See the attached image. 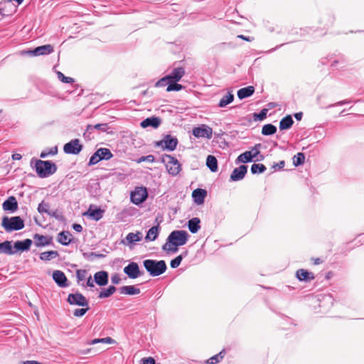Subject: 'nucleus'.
Segmentation results:
<instances>
[{"instance_id":"nucleus-10","label":"nucleus","mask_w":364,"mask_h":364,"mask_svg":"<svg viewBox=\"0 0 364 364\" xmlns=\"http://www.w3.org/2000/svg\"><path fill=\"white\" fill-rule=\"evenodd\" d=\"M82 149V145L77 139H72L63 146V151L68 154H78Z\"/></svg>"},{"instance_id":"nucleus-22","label":"nucleus","mask_w":364,"mask_h":364,"mask_svg":"<svg viewBox=\"0 0 364 364\" xmlns=\"http://www.w3.org/2000/svg\"><path fill=\"white\" fill-rule=\"evenodd\" d=\"M57 240L63 245H68L72 241V235L68 231L60 232L58 235Z\"/></svg>"},{"instance_id":"nucleus-40","label":"nucleus","mask_w":364,"mask_h":364,"mask_svg":"<svg viewBox=\"0 0 364 364\" xmlns=\"http://www.w3.org/2000/svg\"><path fill=\"white\" fill-rule=\"evenodd\" d=\"M305 155L304 153H298L293 158V164L295 166H299L304 163Z\"/></svg>"},{"instance_id":"nucleus-21","label":"nucleus","mask_w":364,"mask_h":364,"mask_svg":"<svg viewBox=\"0 0 364 364\" xmlns=\"http://www.w3.org/2000/svg\"><path fill=\"white\" fill-rule=\"evenodd\" d=\"M34 243L37 247L48 245L51 243L52 237H48L39 234H35L33 236Z\"/></svg>"},{"instance_id":"nucleus-51","label":"nucleus","mask_w":364,"mask_h":364,"mask_svg":"<svg viewBox=\"0 0 364 364\" xmlns=\"http://www.w3.org/2000/svg\"><path fill=\"white\" fill-rule=\"evenodd\" d=\"M267 113V109H263L262 110H261V112L259 113L254 114V119H255L262 120V119L266 118Z\"/></svg>"},{"instance_id":"nucleus-44","label":"nucleus","mask_w":364,"mask_h":364,"mask_svg":"<svg viewBox=\"0 0 364 364\" xmlns=\"http://www.w3.org/2000/svg\"><path fill=\"white\" fill-rule=\"evenodd\" d=\"M49 205L48 203H44L42 201L38 206V211L40 213H48V215H50V213L48 211Z\"/></svg>"},{"instance_id":"nucleus-23","label":"nucleus","mask_w":364,"mask_h":364,"mask_svg":"<svg viewBox=\"0 0 364 364\" xmlns=\"http://www.w3.org/2000/svg\"><path fill=\"white\" fill-rule=\"evenodd\" d=\"M32 245V240L31 239H26L22 241H16L14 243V248L16 250L26 251L30 249Z\"/></svg>"},{"instance_id":"nucleus-38","label":"nucleus","mask_w":364,"mask_h":364,"mask_svg":"<svg viewBox=\"0 0 364 364\" xmlns=\"http://www.w3.org/2000/svg\"><path fill=\"white\" fill-rule=\"evenodd\" d=\"M252 161V156L250 151H245L241 154L237 159V162L247 163Z\"/></svg>"},{"instance_id":"nucleus-64","label":"nucleus","mask_w":364,"mask_h":364,"mask_svg":"<svg viewBox=\"0 0 364 364\" xmlns=\"http://www.w3.org/2000/svg\"><path fill=\"white\" fill-rule=\"evenodd\" d=\"M302 116H303V114L302 112H297L294 114V117L295 118L297 119V120H301V118H302Z\"/></svg>"},{"instance_id":"nucleus-1","label":"nucleus","mask_w":364,"mask_h":364,"mask_svg":"<svg viewBox=\"0 0 364 364\" xmlns=\"http://www.w3.org/2000/svg\"><path fill=\"white\" fill-rule=\"evenodd\" d=\"M143 265L146 272L151 277H157L164 274L167 266L164 260L145 259L143 261Z\"/></svg>"},{"instance_id":"nucleus-19","label":"nucleus","mask_w":364,"mask_h":364,"mask_svg":"<svg viewBox=\"0 0 364 364\" xmlns=\"http://www.w3.org/2000/svg\"><path fill=\"white\" fill-rule=\"evenodd\" d=\"M95 282L99 286H105L108 283V273L105 271H100L94 275Z\"/></svg>"},{"instance_id":"nucleus-15","label":"nucleus","mask_w":364,"mask_h":364,"mask_svg":"<svg viewBox=\"0 0 364 364\" xmlns=\"http://www.w3.org/2000/svg\"><path fill=\"white\" fill-rule=\"evenodd\" d=\"M2 206L4 210L14 213L18 209V203L14 196H10L3 203Z\"/></svg>"},{"instance_id":"nucleus-41","label":"nucleus","mask_w":364,"mask_h":364,"mask_svg":"<svg viewBox=\"0 0 364 364\" xmlns=\"http://www.w3.org/2000/svg\"><path fill=\"white\" fill-rule=\"evenodd\" d=\"M224 357V350H222L218 354L210 358L208 360V363L209 364H216L218 363L220 360H222Z\"/></svg>"},{"instance_id":"nucleus-39","label":"nucleus","mask_w":364,"mask_h":364,"mask_svg":"<svg viewBox=\"0 0 364 364\" xmlns=\"http://www.w3.org/2000/svg\"><path fill=\"white\" fill-rule=\"evenodd\" d=\"M114 286H109L107 289L102 291L99 294V298H107L113 294L116 291Z\"/></svg>"},{"instance_id":"nucleus-46","label":"nucleus","mask_w":364,"mask_h":364,"mask_svg":"<svg viewBox=\"0 0 364 364\" xmlns=\"http://www.w3.org/2000/svg\"><path fill=\"white\" fill-rule=\"evenodd\" d=\"M58 79L65 83H72L74 82V80L70 77H65L61 72L57 73Z\"/></svg>"},{"instance_id":"nucleus-18","label":"nucleus","mask_w":364,"mask_h":364,"mask_svg":"<svg viewBox=\"0 0 364 364\" xmlns=\"http://www.w3.org/2000/svg\"><path fill=\"white\" fill-rule=\"evenodd\" d=\"M206 196L207 191L201 188H197L192 193V197L193 198L195 203L198 205L203 203Z\"/></svg>"},{"instance_id":"nucleus-62","label":"nucleus","mask_w":364,"mask_h":364,"mask_svg":"<svg viewBox=\"0 0 364 364\" xmlns=\"http://www.w3.org/2000/svg\"><path fill=\"white\" fill-rule=\"evenodd\" d=\"M12 159L14 160H20L21 159V155L20 154H14L12 155Z\"/></svg>"},{"instance_id":"nucleus-30","label":"nucleus","mask_w":364,"mask_h":364,"mask_svg":"<svg viewBox=\"0 0 364 364\" xmlns=\"http://www.w3.org/2000/svg\"><path fill=\"white\" fill-rule=\"evenodd\" d=\"M206 165L212 172L218 171V160L213 155H208L206 159Z\"/></svg>"},{"instance_id":"nucleus-58","label":"nucleus","mask_w":364,"mask_h":364,"mask_svg":"<svg viewBox=\"0 0 364 364\" xmlns=\"http://www.w3.org/2000/svg\"><path fill=\"white\" fill-rule=\"evenodd\" d=\"M142 361H143V364H155L156 363L155 360L151 357L144 358L142 360Z\"/></svg>"},{"instance_id":"nucleus-27","label":"nucleus","mask_w":364,"mask_h":364,"mask_svg":"<svg viewBox=\"0 0 364 364\" xmlns=\"http://www.w3.org/2000/svg\"><path fill=\"white\" fill-rule=\"evenodd\" d=\"M200 220L198 218H193L188 220V227L191 233H196L200 228Z\"/></svg>"},{"instance_id":"nucleus-57","label":"nucleus","mask_w":364,"mask_h":364,"mask_svg":"<svg viewBox=\"0 0 364 364\" xmlns=\"http://www.w3.org/2000/svg\"><path fill=\"white\" fill-rule=\"evenodd\" d=\"M111 281L113 284H118L121 282V279L118 274H115L112 276Z\"/></svg>"},{"instance_id":"nucleus-37","label":"nucleus","mask_w":364,"mask_h":364,"mask_svg":"<svg viewBox=\"0 0 364 364\" xmlns=\"http://www.w3.org/2000/svg\"><path fill=\"white\" fill-rule=\"evenodd\" d=\"M266 166L262 164H254L251 166V172L252 174L262 173L266 171Z\"/></svg>"},{"instance_id":"nucleus-36","label":"nucleus","mask_w":364,"mask_h":364,"mask_svg":"<svg viewBox=\"0 0 364 364\" xmlns=\"http://www.w3.org/2000/svg\"><path fill=\"white\" fill-rule=\"evenodd\" d=\"M276 132L277 127L272 124H265L262 127V134L264 136L272 135L275 134Z\"/></svg>"},{"instance_id":"nucleus-14","label":"nucleus","mask_w":364,"mask_h":364,"mask_svg":"<svg viewBox=\"0 0 364 364\" xmlns=\"http://www.w3.org/2000/svg\"><path fill=\"white\" fill-rule=\"evenodd\" d=\"M53 279L55 282V283L60 287H65L68 286L67 283L68 279L65 275V274L60 270H55L53 273Z\"/></svg>"},{"instance_id":"nucleus-52","label":"nucleus","mask_w":364,"mask_h":364,"mask_svg":"<svg viewBox=\"0 0 364 364\" xmlns=\"http://www.w3.org/2000/svg\"><path fill=\"white\" fill-rule=\"evenodd\" d=\"M86 275H87L86 270H83V269L77 270L76 277H77L78 282L85 279Z\"/></svg>"},{"instance_id":"nucleus-2","label":"nucleus","mask_w":364,"mask_h":364,"mask_svg":"<svg viewBox=\"0 0 364 364\" xmlns=\"http://www.w3.org/2000/svg\"><path fill=\"white\" fill-rule=\"evenodd\" d=\"M35 167L40 178H46L55 173L57 170L56 165L50 161L37 160Z\"/></svg>"},{"instance_id":"nucleus-56","label":"nucleus","mask_w":364,"mask_h":364,"mask_svg":"<svg viewBox=\"0 0 364 364\" xmlns=\"http://www.w3.org/2000/svg\"><path fill=\"white\" fill-rule=\"evenodd\" d=\"M167 80H168V78H167V76L163 77L162 79H161L160 80H159L156 85L157 87H164L166 85L167 83Z\"/></svg>"},{"instance_id":"nucleus-35","label":"nucleus","mask_w":364,"mask_h":364,"mask_svg":"<svg viewBox=\"0 0 364 364\" xmlns=\"http://www.w3.org/2000/svg\"><path fill=\"white\" fill-rule=\"evenodd\" d=\"M0 250L1 252L7 255H13L15 253V252L12 250L11 242L10 241H5L0 243Z\"/></svg>"},{"instance_id":"nucleus-28","label":"nucleus","mask_w":364,"mask_h":364,"mask_svg":"<svg viewBox=\"0 0 364 364\" xmlns=\"http://www.w3.org/2000/svg\"><path fill=\"white\" fill-rule=\"evenodd\" d=\"M96 153L100 158V160H109L113 157L111 151L107 148H100L96 151Z\"/></svg>"},{"instance_id":"nucleus-7","label":"nucleus","mask_w":364,"mask_h":364,"mask_svg":"<svg viewBox=\"0 0 364 364\" xmlns=\"http://www.w3.org/2000/svg\"><path fill=\"white\" fill-rule=\"evenodd\" d=\"M148 193L146 188L137 187L131 193V201L135 205H139L147 198Z\"/></svg>"},{"instance_id":"nucleus-16","label":"nucleus","mask_w":364,"mask_h":364,"mask_svg":"<svg viewBox=\"0 0 364 364\" xmlns=\"http://www.w3.org/2000/svg\"><path fill=\"white\" fill-rule=\"evenodd\" d=\"M161 120L159 117H148L144 119L141 122V127L143 128H146L148 127H151L153 128H158L161 124Z\"/></svg>"},{"instance_id":"nucleus-26","label":"nucleus","mask_w":364,"mask_h":364,"mask_svg":"<svg viewBox=\"0 0 364 364\" xmlns=\"http://www.w3.org/2000/svg\"><path fill=\"white\" fill-rule=\"evenodd\" d=\"M120 294L127 295H135L140 293V289L135 287V286H123L119 288Z\"/></svg>"},{"instance_id":"nucleus-5","label":"nucleus","mask_w":364,"mask_h":364,"mask_svg":"<svg viewBox=\"0 0 364 364\" xmlns=\"http://www.w3.org/2000/svg\"><path fill=\"white\" fill-rule=\"evenodd\" d=\"M188 236V235L185 230H174L168 235V241L177 247L186 243Z\"/></svg>"},{"instance_id":"nucleus-20","label":"nucleus","mask_w":364,"mask_h":364,"mask_svg":"<svg viewBox=\"0 0 364 364\" xmlns=\"http://www.w3.org/2000/svg\"><path fill=\"white\" fill-rule=\"evenodd\" d=\"M185 70L183 68H176L173 70L171 74L167 75V78L171 82H178L184 75Z\"/></svg>"},{"instance_id":"nucleus-60","label":"nucleus","mask_w":364,"mask_h":364,"mask_svg":"<svg viewBox=\"0 0 364 364\" xmlns=\"http://www.w3.org/2000/svg\"><path fill=\"white\" fill-rule=\"evenodd\" d=\"M87 286L90 287H94V281L92 279V277L90 276L87 281Z\"/></svg>"},{"instance_id":"nucleus-59","label":"nucleus","mask_w":364,"mask_h":364,"mask_svg":"<svg viewBox=\"0 0 364 364\" xmlns=\"http://www.w3.org/2000/svg\"><path fill=\"white\" fill-rule=\"evenodd\" d=\"M73 228L76 231V232H80L82 230V227L81 225L80 224H73Z\"/></svg>"},{"instance_id":"nucleus-45","label":"nucleus","mask_w":364,"mask_h":364,"mask_svg":"<svg viewBox=\"0 0 364 364\" xmlns=\"http://www.w3.org/2000/svg\"><path fill=\"white\" fill-rule=\"evenodd\" d=\"M183 86L180 84L176 83V82H173V83H171L168 85L166 90L168 92L170 91H179L182 89Z\"/></svg>"},{"instance_id":"nucleus-6","label":"nucleus","mask_w":364,"mask_h":364,"mask_svg":"<svg viewBox=\"0 0 364 364\" xmlns=\"http://www.w3.org/2000/svg\"><path fill=\"white\" fill-rule=\"evenodd\" d=\"M178 144V139L175 136H172L170 134H167L164 136V139L161 141L156 142V146L161 147L164 150L166 149L168 151H173L176 149Z\"/></svg>"},{"instance_id":"nucleus-17","label":"nucleus","mask_w":364,"mask_h":364,"mask_svg":"<svg viewBox=\"0 0 364 364\" xmlns=\"http://www.w3.org/2000/svg\"><path fill=\"white\" fill-rule=\"evenodd\" d=\"M143 234L138 231L136 233L129 232L125 237L124 240L122 241V243L124 245H131L136 242H139L142 240Z\"/></svg>"},{"instance_id":"nucleus-55","label":"nucleus","mask_w":364,"mask_h":364,"mask_svg":"<svg viewBox=\"0 0 364 364\" xmlns=\"http://www.w3.org/2000/svg\"><path fill=\"white\" fill-rule=\"evenodd\" d=\"M100 343L112 344V343H114L115 341L113 340L110 337H106V338H100Z\"/></svg>"},{"instance_id":"nucleus-42","label":"nucleus","mask_w":364,"mask_h":364,"mask_svg":"<svg viewBox=\"0 0 364 364\" xmlns=\"http://www.w3.org/2000/svg\"><path fill=\"white\" fill-rule=\"evenodd\" d=\"M162 249L164 251L173 252L178 250L177 247H173V244L168 241V237L167 238L166 242L163 245Z\"/></svg>"},{"instance_id":"nucleus-3","label":"nucleus","mask_w":364,"mask_h":364,"mask_svg":"<svg viewBox=\"0 0 364 364\" xmlns=\"http://www.w3.org/2000/svg\"><path fill=\"white\" fill-rule=\"evenodd\" d=\"M1 226L8 232L19 230L24 228V222L19 216L9 218L4 216L2 218Z\"/></svg>"},{"instance_id":"nucleus-34","label":"nucleus","mask_w":364,"mask_h":364,"mask_svg":"<svg viewBox=\"0 0 364 364\" xmlns=\"http://www.w3.org/2000/svg\"><path fill=\"white\" fill-rule=\"evenodd\" d=\"M58 256V252L57 251L50 250L43 252L40 255V259L43 261H50L53 259H55Z\"/></svg>"},{"instance_id":"nucleus-49","label":"nucleus","mask_w":364,"mask_h":364,"mask_svg":"<svg viewBox=\"0 0 364 364\" xmlns=\"http://www.w3.org/2000/svg\"><path fill=\"white\" fill-rule=\"evenodd\" d=\"M57 152H58L57 147H53V148L50 149V150L49 151H42L40 156L41 158H46L49 155H55L57 154Z\"/></svg>"},{"instance_id":"nucleus-13","label":"nucleus","mask_w":364,"mask_h":364,"mask_svg":"<svg viewBox=\"0 0 364 364\" xmlns=\"http://www.w3.org/2000/svg\"><path fill=\"white\" fill-rule=\"evenodd\" d=\"M247 171V166L245 165H241L237 168H235L230 177V181H238L245 177L246 173Z\"/></svg>"},{"instance_id":"nucleus-33","label":"nucleus","mask_w":364,"mask_h":364,"mask_svg":"<svg viewBox=\"0 0 364 364\" xmlns=\"http://www.w3.org/2000/svg\"><path fill=\"white\" fill-rule=\"evenodd\" d=\"M94 129H96L102 131V132H106L108 129V125L106 123L97 124L94 126L89 124L87 127L86 132L84 133V136L86 137L87 134L88 132L90 133L92 132V130H93Z\"/></svg>"},{"instance_id":"nucleus-61","label":"nucleus","mask_w":364,"mask_h":364,"mask_svg":"<svg viewBox=\"0 0 364 364\" xmlns=\"http://www.w3.org/2000/svg\"><path fill=\"white\" fill-rule=\"evenodd\" d=\"M284 164H285L284 161H279V163L276 164L275 165H274L273 168L277 167L278 168H282L284 166Z\"/></svg>"},{"instance_id":"nucleus-63","label":"nucleus","mask_w":364,"mask_h":364,"mask_svg":"<svg viewBox=\"0 0 364 364\" xmlns=\"http://www.w3.org/2000/svg\"><path fill=\"white\" fill-rule=\"evenodd\" d=\"M239 38L243 39L247 41H251L252 39H251L250 37L245 36L243 35H239L237 36Z\"/></svg>"},{"instance_id":"nucleus-29","label":"nucleus","mask_w":364,"mask_h":364,"mask_svg":"<svg viewBox=\"0 0 364 364\" xmlns=\"http://www.w3.org/2000/svg\"><path fill=\"white\" fill-rule=\"evenodd\" d=\"M294 123L291 115H287L282 119L279 122V129L281 130L289 129Z\"/></svg>"},{"instance_id":"nucleus-43","label":"nucleus","mask_w":364,"mask_h":364,"mask_svg":"<svg viewBox=\"0 0 364 364\" xmlns=\"http://www.w3.org/2000/svg\"><path fill=\"white\" fill-rule=\"evenodd\" d=\"M103 211L98 208L95 210H90V215L95 220H99L102 217Z\"/></svg>"},{"instance_id":"nucleus-53","label":"nucleus","mask_w":364,"mask_h":364,"mask_svg":"<svg viewBox=\"0 0 364 364\" xmlns=\"http://www.w3.org/2000/svg\"><path fill=\"white\" fill-rule=\"evenodd\" d=\"M154 159H155V158L153 155H148V156H141V158H139L138 160V163H141L143 161H147L149 163H152L154 161Z\"/></svg>"},{"instance_id":"nucleus-32","label":"nucleus","mask_w":364,"mask_h":364,"mask_svg":"<svg viewBox=\"0 0 364 364\" xmlns=\"http://www.w3.org/2000/svg\"><path fill=\"white\" fill-rule=\"evenodd\" d=\"M234 100V95L230 92L226 93L220 100L218 103L219 107H225Z\"/></svg>"},{"instance_id":"nucleus-9","label":"nucleus","mask_w":364,"mask_h":364,"mask_svg":"<svg viewBox=\"0 0 364 364\" xmlns=\"http://www.w3.org/2000/svg\"><path fill=\"white\" fill-rule=\"evenodd\" d=\"M53 52V47L50 45H43L41 46H38L33 50H28L23 51V53L30 55V56H39V55H48Z\"/></svg>"},{"instance_id":"nucleus-54","label":"nucleus","mask_w":364,"mask_h":364,"mask_svg":"<svg viewBox=\"0 0 364 364\" xmlns=\"http://www.w3.org/2000/svg\"><path fill=\"white\" fill-rule=\"evenodd\" d=\"M261 147V144H256L251 151H250L251 152V155L252 156V159L254 158H255L259 154V149Z\"/></svg>"},{"instance_id":"nucleus-24","label":"nucleus","mask_w":364,"mask_h":364,"mask_svg":"<svg viewBox=\"0 0 364 364\" xmlns=\"http://www.w3.org/2000/svg\"><path fill=\"white\" fill-rule=\"evenodd\" d=\"M255 92V87L253 86H248L241 88L237 91V97L239 99L242 100L246 97H250Z\"/></svg>"},{"instance_id":"nucleus-12","label":"nucleus","mask_w":364,"mask_h":364,"mask_svg":"<svg viewBox=\"0 0 364 364\" xmlns=\"http://www.w3.org/2000/svg\"><path fill=\"white\" fill-rule=\"evenodd\" d=\"M67 301L71 305L88 306L87 300L80 293L70 294L68 296Z\"/></svg>"},{"instance_id":"nucleus-8","label":"nucleus","mask_w":364,"mask_h":364,"mask_svg":"<svg viewBox=\"0 0 364 364\" xmlns=\"http://www.w3.org/2000/svg\"><path fill=\"white\" fill-rule=\"evenodd\" d=\"M124 272L130 279H136L144 274L140 270L139 264L135 262H131L124 267Z\"/></svg>"},{"instance_id":"nucleus-11","label":"nucleus","mask_w":364,"mask_h":364,"mask_svg":"<svg viewBox=\"0 0 364 364\" xmlns=\"http://www.w3.org/2000/svg\"><path fill=\"white\" fill-rule=\"evenodd\" d=\"M193 134L196 138L211 139L213 136V129L205 124L196 127L193 129Z\"/></svg>"},{"instance_id":"nucleus-47","label":"nucleus","mask_w":364,"mask_h":364,"mask_svg":"<svg viewBox=\"0 0 364 364\" xmlns=\"http://www.w3.org/2000/svg\"><path fill=\"white\" fill-rule=\"evenodd\" d=\"M101 160H100V158H99V156L97 155V154L96 153V151L91 156L90 159V161L88 162V166H93L96 164H97L98 162H100Z\"/></svg>"},{"instance_id":"nucleus-50","label":"nucleus","mask_w":364,"mask_h":364,"mask_svg":"<svg viewBox=\"0 0 364 364\" xmlns=\"http://www.w3.org/2000/svg\"><path fill=\"white\" fill-rule=\"evenodd\" d=\"M88 309L89 308L87 306H86L85 309H77L74 311L73 315L76 317H81L85 314Z\"/></svg>"},{"instance_id":"nucleus-25","label":"nucleus","mask_w":364,"mask_h":364,"mask_svg":"<svg viewBox=\"0 0 364 364\" xmlns=\"http://www.w3.org/2000/svg\"><path fill=\"white\" fill-rule=\"evenodd\" d=\"M296 277L300 281H309L314 278L312 272H309L303 269L296 271Z\"/></svg>"},{"instance_id":"nucleus-4","label":"nucleus","mask_w":364,"mask_h":364,"mask_svg":"<svg viewBox=\"0 0 364 364\" xmlns=\"http://www.w3.org/2000/svg\"><path fill=\"white\" fill-rule=\"evenodd\" d=\"M161 162L166 165V168L169 174L176 176L181 170V164L173 156L165 154L161 157Z\"/></svg>"},{"instance_id":"nucleus-31","label":"nucleus","mask_w":364,"mask_h":364,"mask_svg":"<svg viewBox=\"0 0 364 364\" xmlns=\"http://www.w3.org/2000/svg\"><path fill=\"white\" fill-rule=\"evenodd\" d=\"M159 232V225L154 226L151 228L145 237L146 240L154 241L155 240Z\"/></svg>"},{"instance_id":"nucleus-48","label":"nucleus","mask_w":364,"mask_h":364,"mask_svg":"<svg viewBox=\"0 0 364 364\" xmlns=\"http://www.w3.org/2000/svg\"><path fill=\"white\" fill-rule=\"evenodd\" d=\"M182 259H183L182 256L178 255V257H176V258H174L173 259H172L171 261V267L172 268L178 267L181 264Z\"/></svg>"}]
</instances>
